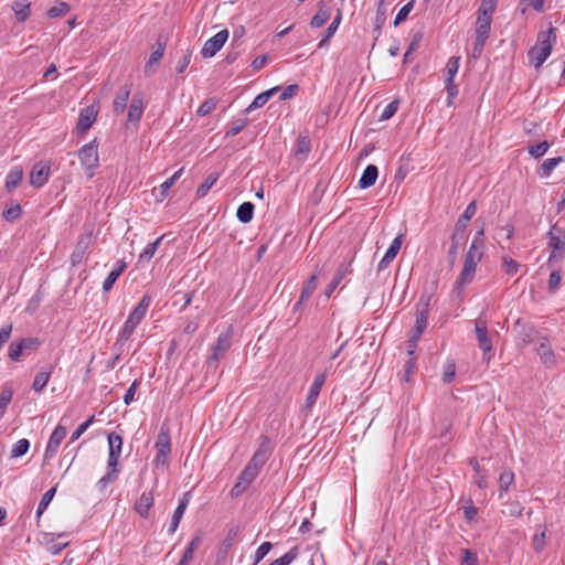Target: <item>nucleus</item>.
Wrapping results in <instances>:
<instances>
[{
  "label": "nucleus",
  "instance_id": "f257e3e1",
  "mask_svg": "<svg viewBox=\"0 0 565 565\" xmlns=\"http://www.w3.org/2000/svg\"><path fill=\"white\" fill-rule=\"evenodd\" d=\"M477 212V203L476 201H471L461 216L458 218L455 230L451 235V244L448 249V262L450 264V267L452 268L457 260V255L460 249V247L465 244L467 239V227L470 220L476 215Z\"/></svg>",
  "mask_w": 565,
  "mask_h": 565
},
{
  "label": "nucleus",
  "instance_id": "f03ea898",
  "mask_svg": "<svg viewBox=\"0 0 565 565\" xmlns=\"http://www.w3.org/2000/svg\"><path fill=\"white\" fill-rule=\"evenodd\" d=\"M555 40V29L552 25L546 31H541L537 34V44L527 52V57L530 62L534 63L536 70H539L551 55Z\"/></svg>",
  "mask_w": 565,
  "mask_h": 565
},
{
  "label": "nucleus",
  "instance_id": "7ed1b4c3",
  "mask_svg": "<svg viewBox=\"0 0 565 565\" xmlns=\"http://www.w3.org/2000/svg\"><path fill=\"white\" fill-rule=\"evenodd\" d=\"M154 448L157 450L156 457L153 459V465L156 468L166 467L169 465V456L171 452V437L169 427L163 424L160 427L159 434L157 436V440L154 444Z\"/></svg>",
  "mask_w": 565,
  "mask_h": 565
},
{
  "label": "nucleus",
  "instance_id": "20e7f679",
  "mask_svg": "<svg viewBox=\"0 0 565 565\" xmlns=\"http://www.w3.org/2000/svg\"><path fill=\"white\" fill-rule=\"evenodd\" d=\"M429 301L430 296L423 295L417 303L416 322L411 337V342L414 343V347H417V342L427 327Z\"/></svg>",
  "mask_w": 565,
  "mask_h": 565
},
{
  "label": "nucleus",
  "instance_id": "39448f33",
  "mask_svg": "<svg viewBox=\"0 0 565 565\" xmlns=\"http://www.w3.org/2000/svg\"><path fill=\"white\" fill-rule=\"evenodd\" d=\"M97 149L98 143L96 139H94L90 142L84 145L78 150V158L81 164L84 167L89 178L94 175V169H96L99 166V157Z\"/></svg>",
  "mask_w": 565,
  "mask_h": 565
},
{
  "label": "nucleus",
  "instance_id": "423d86ee",
  "mask_svg": "<svg viewBox=\"0 0 565 565\" xmlns=\"http://www.w3.org/2000/svg\"><path fill=\"white\" fill-rule=\"evenodd\" d=\"M478 345L483 352V360L489 361L493 356L492 341L487 329V320L481 316L475 321Z\"/></svg>",
  "mask_w": 565,
  "mask_h": 565
},
{
  "label": "nucleus",
  "instance_id": "0eeeda50",
  "mask_svg": "<svg viewBox=\"0 0 565 565\" xmlns=\"http://www.w3.org/2000/svg\"><path fill=\"white\" fill-rule=\"evenodd\" d=\"M230 335L227 333H221L212 347V354L207 359V366L216 369L220 360L225 356V353L230 350Z\"/></svg>",
  "mask_w": 565,
  "mask_h": 565
},
{
  "label": "nucleus",
  "instance_id": "6e6552de",
  "mask_svg": "<svg viewBox=\"0 0 565 565\" xmlns=\"http://www.w3.org/2000/svg\"><path fill=\"white\" fill-rule=\"evenodd\" d=\"M548 247L552 248L548 262H552L557 254L561 256L565 254V232L563 228L557 227L556 225L551 227L548 232Z\"/></svg>",
  "mask_w": 565,
  "mask_h": 565
},
{
  "label": "nucleus",
  "instance_id": "1a4fd4ad",
  "mask_svg": "<svg viewBox=\"0 0 565 565\" xmlns=\"http://www.w3.org/2000/svg\"><path fill=\"white\" fill-rule=\"evenodd\" d=\"M92 236H93L92 230L79 235L76 246H75V249L71 254L72 266H77L78 264L82 263V260L85 257L86 252L88 250V248L92 245V242H93Z\"/></svg>",
  "mask_w": 565,
  "mask_h": 565
},
{
  "label": "nucleus",
  "instance_id": "9d476101",
  "mask_svg": "<svg viewBox=\"0 0 565 565\" xmlns=\"http://www.w3.org/2000/svg\"><path fill=\"white\" fill-rule=\"evenodd\" d=\"M108 439V466L119 467L122 450V437L115 431L107 435Z\"/></svg>",
  "mask_w": 565,
  "mask_h": 565
},
{
  "label": "nucleus",
  "instance_id": "9b49d317",
  "mask_svg": "<svg viewBox=\"0 0 565 565\" xmlns=\"http://www.w3.org/2000/svg\"><path fill=\"white\" fill-rule=\"evenodd\" d=\"M228 39V31L226 29L221 30L217 32L214 36L209 39L202 51L201 54L203 57H212L214 56L225 44V42Z\"/></svg>",
  "mask_w": 565,
  "mask_h": 565
},
{
  "label": "nucleus",
  "instance_id": "f8f14e48",
  "mask_svg": "<svg viewBox=\"0 0 565 565\" xmlns=\"http://www.w3.org/2000/svg\"><path fill=\"white\" fill-rule=\"evenodd\" d=\"M66 428L62 425H57L55 429L53 430L49 443L46 445L45 454H44V460H49L55 456V454L58 450V447L63 439L66 436Z\"/></svg>",
  "mask_w": 565,
  "mask_h": 565
},
{
  "label": "nucleus",
  "instance_id": "ddd939ff",
  "mask_svg": "<svg viewBox=\"0 0 565 565\" xmlns=\"http://www.w3.org/2000/svg\"><path fill=\"white\" fill-rule=\"evenodd\" d=\"M479 262L478 258L465 257L463 268L456 281L457 288H461L473 280Z\"/></svg>",
  "mask_w": 565,
  "mask_h": 565
},
{
  "label": "nucleus",
  "instance_id": "4468645a",
  "mask_svg": "<svg viewBox=\"0 0 565 565\" xmlns=\"http://www.w3.org/2000/svg\"><path fill=\"white\" fill-rule=\"evenodd\" d=\"M477 14L476 35H478V38H489L493 12L478 9Z\"/></svg>",
  "mask_w": 565,
  "mask_h": 565
},
{
  "label": "nucleus",
  "instance_id": "2eb2a0df",
  "mask_svg": "<svg viewBox=\"0 0 565 565\" xmlns=\"http://www.w3.org/2000/svg\"><path fill=\"white\" fill-rule=\"evenodd\" d=\"M151 301L152 299L148 294L143 295L136 308L129 313L127 321L131 324L138 326L145 318Z\"/></svg>",
  "mask_w": 565,
  "mask_h": 565
},
{
  "label": "nucleus",
  "instance_id": "dca6fc26",
  "mask_svg": "<svg viewBox=\"0 0 565 565\" xmlns=\"http://www.w3.org/2000/svg\"><path fill=\"white\" fill-rule=\"evenodd\" d=\"M97 110L94 106H88L81 110L76 129L79 134L86 132L95 122Z\"/></svg>",
  "mask_w": 565,
  "mask_h": 565
},
{
  "label": "nucleus",
  "instance_id": "f3484780",
  "mask_svg": "<svg viewBox=\"0 0 565 565\" xmlns=\"http://www.w3.org/2000/svg\"><path fill=\"white\" fill-rule=\"evenodd\" d=\"M153 492L143 491L139 500L135 503L134 509L142 519H149L150 509L153 507Z\"/></svg>",
  "mask_w": 565,
  "mask_h": 565
},
{
  "label": "nucleus",
  "instance_id": "a211bd4d",
  "mask_svg": "<svg viewBox=\"0 0 565 565\" xmlns=\"http://www.w3.org/2000/svg\"><path fill=\"white\" fill-rule=\"evenodd\" d=\"M326 379H327L326 373H320L315 377V380L311 384V387L309 390V393L306 397L305 408L310 409L316 404L317 398L320 394L321 387L326 382Z\"/></svg>",
  "mask_w": 565,
  "mask_h": 565
},
{
  "label": "nucleus",
  "instance_id": "6ab92c4d",
  "mask_svg": "<svg viewBox=\"0 0 565 565\" xmlns=\"http://www.w3.org/2000/svg\"><path fill=\"white\" fill-rule=\"evenodd\" d=\"M238 533H239L238 526H232L227 531V534H226L225 539L223 540V542L221 543L218 551H217V559L218 561H223L226 558L230 550L232 548L235 540L238 536Z\"/></svg>",
  "mask_w": 565,
  "mask_h": 565
},
{
  "label": "nucleus",
  "instance_id": "aec40b11",
  "mask_svg": "<svg viewBox=\"0 0 565 565\" xmlns=\"http://www.w3.org/2000/svg\"><path fill=\"white\" fill-rule=\"evenodd\" d=\"M402 235H398L393 239L385 255L377 265L379 271L385 269L394 260V258L396 257L397 253L402 247Z\"/></svg>",
  "mask_w": 565,
  "mask_h": 565
},
{
  "label": "nucleus",
  "instance_id": "412c9836",
  "mask_svg": "<svg viewBox=\"0 0 565 565\" xmlns=\"http://www.w3.org/2000/svg\"><path fill=\"white\" fill-rule=\"evenodd\" d=\"M49 175V166L35 164L30 173V183L34 188H41L47 182Z\"/></svg>",
  "mask_w": 565,
  "mask_h": 565
},
{
  "label": "nucleus",
  "instance_id": "4be33fe9",
  "mask_svg": "<svg viewBox=\"0 0 565 565\" xmlns=\"http://www.w3.org/2000/svg\"><path fill=\"white\" fill-rule=\"evenodd\" d=\"M350 266H351V262H349L348 264H341L338 267L334 277L332 278V280L330 281V284L328 285V287L324 290V295L327 298H329L333 294V291L341 284L342 279L351 273Z\"/></svg>",
  "mask_w": 565,
  "mask_h": 565
},
{
  "label": "nucleus",
  "instance_id": "5701e85b",
  "mask_svg": "<svg viewBox=\"0 0 565 565\" xmlns=\"http://www.w3.org/2000/svg\"><path fill=\"white\" fill-rule=\"evenodd\" d=\"M131 86L132 84H125L119 92L117 93L115 99H114V113L115 114H121L125 111L127 107V102L129 99L130 93H131Z\"/></svg>",
  "mask_w": 565,
  "mask_h": 565
},
{
  "label": "nucleus",
  "instance_id": "b1692460",
  "mask_svg": "<svg viewBox=\"0 0 565 565\" xmlns=\"http://www.w3.org/2000/svg\"><path fill=\"white\" fill-rule=\"evenodd\" d=\"M136 327L137 326L131 324L129 321H127V320L125 321V323L118 334V338L114 344V351H119V354H122L124 345H125L126 341H128L130 339V337L132 335Z\"/></svg>",
  "mask_w": 565,
  "mask_h": 565
},
{
  "label": "nucleus",
  "instance_id": "393cba45",
  "mask_svg": "<svg viewBox=\"0 0 565 565\" xmlns=\"http://www.w3.org/2000/svg\"><path fill=\"white\" fill-rule=\"evenodd\" d=\"M377 177H379L377 167L374 164H369L364 169V171L359 180V188L363 189V190L371 188L372 185L375 184Z\"/></svg>",
  "mask_w": 565,
  "mask_h": 565
},
{
  "label": "nucleus",
  "instance_id": "a878e982",
  "mask_svg": "<svg viewBox=\"0 0 565 565\" xmlns=\"http://www.w3.org/2000/svg\"><path fill=\"white\" fill-rule=\"evenodd\" d=\"M516 324L520 327L518 330V340L522 345H526L537 339L539 332L534 327L521 324L520 320H518Z\"/></svg>",
  "mask_w": 565,
  "mask_h": 565
},
{
  "label": "nucleus",
  "instance_id": "bb28decb",
  "mask_svg": "<svg viewBox=\"0 0 565 565\" xmlns=\"http://www.w3.org/2000/svg\"><path fill=\"white\" fill-rule=\"evenodd\" d=\"M120 472L119 467H113L107 465V472L97 482L96 488L100 493H104L110 483H114Z\"/></svg>",
  "mask_w": 565,
  "mask_h": 565
},
{
  "label": "nucleus",
  "instance_id": "cd10ccee",
  "mask_svg": "<svg viewBox=\"0 0 565 565\" xmlns=\"http://www.w3.org/2000/svg\"><path fill=\"white\" fill-rule=\"evenodd\" d=\"M143 114V102L139 95H134L128 108V121L139 122Z\"/></svg>",
  "mask_w": 565,
  "mask_h": 565
},
{
  "label": "nucleus",
  "instance_id": "c85d7f7f",
  "mask_svg": "<svg viewBox=\"0 0 565 565\" xmlns=\"http://www.w3.org/2000/svg\"><path fill=\"white\" fill-rule=\"evenodd\" d=\"M53 369H54L53 365L47 364V365L43 366L41 369V371L35 375L33 384H32V388L35 392L40 393L44 390V387L46 386V384L50 380Z\"/></svg>",
  "mask_w": 565,
  "mask_h": 565
},
{
  "label": "nucleus",
  "instance_id": "c756f323",
  "mask_svg": "<svg viewBox=\"0 0 565 565\" xmlns=\"http://www.w3.org/2000/svg\"><path fill=\"white\" fill-rule=\"evenodd\" d=\"M330 19V10L324 0L318 2V12L312 17L310 25L321 28Z\"/></svg>",
  "mask_w": 565,
  "mask_h": 565
},
{
  "label": "nucleus",
  "instance_id": "7c9ffc66",
  "mask_svg": "<svg viewBox=\"0 0 565 565\" xmlns=\"http://www.w3.org/2000/svg\"><path fill=\"white\" fill-rule=\"evenodd\" d=\"M127 265L124 260H118L116 268H114L107 276V278L103 282V290L105 292L110 291L114 284L117 281V279L120 277L122 271L126 269Z\"/></svg>",
  "mask_w": 565,
  "mask_h": 565
},
{
  "label": "nucleus",
  "instance_id": "2f4dec72",
  "mask_svg": "<svg viewBox=\"0 0 565 565\" xmlns=\"http://www.w3.org/2000/svg\"><path fill=\"white\" fill-rule=\"evenodd\" d=\"M22 177L23 171L21 168L14 167L13 169H11L6 179L7 191L12 192L13 190H15L20 185Z\"/></svg>",
  "mask_w": 565,
  "mask_h": 565
},
{
  "label": "nucleus",
  "instance_id": "473e14b6",
  "mask_svg": "<svg viewBox=\"0 0 565 565\" xmlns=\"http://www.w3.org/2000/svg\"><path fill=\"white\" fill-rule=\"evenodd\" d=\"M183 172V168L179 169L177 172H174L170 178H168L160 186H159V194L157 196L158 201L164 200L168 194L169 190L173 186L175 181L181 177Z\"/></svg>",
  "mask_w": 565,
  "mask_h": 565
},
{
  "label": "nucleus",
  "instance_id": "72a5a7b5",
  "mask_svg": "<svg viewBox=\"0 0 565 565\" xmlns=\"http://www.w3.org/2000/svg\"><path fill=\"white\" fill-rule=\"evenodd\" d=\"M280 89L279 86H276V87H273L266 92H263L260 94H258L254 100L252 102V104L245 109V113H249L252 109H256V108H259L262 106H264L269 97L275 94L276 92H278Z\"/></svg>",
  "mask_w": 565,
  "mask_h": 565
},
{
  "label": "nucleus",
  "instance_id": "f704fd0d",
  "mask_svg": "<svg viewBox=\"0 0 565 565\" xmlns=\"http://www.w3.org/2000/svg\"><path fill=\"white\" fill-rule=\"evenodd\" d=\"M30 6H31V3L28 2L26 0L14 1L13 6H12V10H13L18 21L24 22L30 17V13H31Z\"/></svg>",
  "mask_w": 565,
  "mask_h": 565
},
{
  "label": "nucleus",
  "instance_id": "c9c22d12",
  "mask_svg": "<svg viewBox=\"0 0 565 565\" xmlns=\"http://www.w3.org/2000/svg\"><path fill=\"white\" fill-rule=\"evenodd\" d=\"M536 351H537V354L541 358V361L545 365H548V366L554 365V363H555V355H554V352H553L551 345L547 342H542L539 345Z\"/></svg>",
  "mask_w": 565,
  "mask_h": 565
},
{
  "label": "nucleus",
  "instance_id": "e433bc0d",
  "mask_svg": "<svg viewBox=\"0 0 565 565\" xmlns=\"http://www.w3.org/2000/svg\"><path fill=\"white\" fill-rule=\"evenodd\" d=\"M514 481V473L511 469H503L500 473V477H499V492H500V498H502V493L503 492H508L510 486L513 483Z\"/></svg>",
  "mask_w": 565,
  "mask_h": 565
},
{
  "label": "nucleus",
  "instance_id": "4c0bfd02",
  "mask_svg": "<svg viewBox=\"0 0 565 565\" xmlns=\"http://www.w3.org/2000/svg\"><path fill=\"white\" fill-rule=\"evenodd\" d=\"M254 215V204L252 202L242 203L236 212V216L242 223H249Z\"/></svg>",
  "mask_w": 565,
  "mask_h": 565
},
{
  "label": "nucleus",
  "instance_id": "58836bf2",
  "mask_svg": "<svg viewBox=\"0 0 565 565\" xmlns=\"http://www.w3.org/2000/svg\"><path fill=\"white\" fill-rule=\"evenodd\" d=\"M218 173H211L206 177V179L201 183V185L196 190V198H204L210 189L216 183L218 180Z\"/></svg>",
  "mask_w": 565,
  "mask_h": 565
},
{
  "label": "nucleus",
  "instance_id": "ea45409f",
  "mask_svg": "<svg viewBox=\"0 0 565 565\" xmlns=\"http://www.w3.org/2000/svg\"><path fill=\"white\" fill-rule=\"evenodd\" d=\"M201 536L200 535H195L191 541L190 543L188 544V546L185 547L183 554H182V557H181V561H183L184 563H191V561L193 559V556H194V552L195 550L200 546L201 544Z\"/></svg>",
  "mask_w": 565,
  "mask_h": 565
},
{
  "label": "nucleus",
  "instance_id": "a19ab883",
  "mask_svg": "<svg viewBox=\"0 0 565 565\" xmlns=\"http://www.w3.org/2000/svg\"><path fill=\"white\" fill-rule=\"evenodd\" d=\"M563 157H555L546 159L539 169V174L542 178L548 177L555 167L563 161Z\"/></svg>",
  "mask_w": 565,
  "mask_h": 565
},
{
  "label": "nucleus",
  "instance_id": "79ce46f5",
  "mask_svg": "<svg viewBox=\"0 0 565 565\" xmlns=\"http://www.w3.org/2000/svg\"><path fill=\"white\" fill-rule=\"evenodd\" d=\"M22 214V207L19 203L11 202L2 212V216L8 222L17 221Z\"/></svg>",
  "mask_w": 565,
  "mask_h": 565
},
{
  "label": "nucleus",
  "instance_id": "37998d69",
  "mask_svg": "<svg viewBox=\"0 0 565 565\" xmlns=\"http://www.w3.org/2000/svg\"><path fill=\"white\" fill-rule=\"evenodd\" d=\"M56 492V487L49 489L43 495L36 510V518L40 519L43 512L47 509Z\"/></svg>",
  "mask_w": 565,
  "mask_h": 565
},
{
  "label": "nucleus",
  "instance_id": "c03bdc74",
  "mask_svg": "<svg viewBox=\"0 0 565 565\" xmlns=\"http://www.w3.org/2000/svg\"><path fill=\"white\" fill-rule=\"evenodd\" d=\"M184 514V503L178 504L177 509L173 512V515L171 518V522L168 527V533L173 534L182 520V516Z\"/></svg>",
  "mask_w": 565,
  "mask_h": 565
},
{
  "label": "nucleus",
  "instance_id": "a18cd8bd",
  "mask_svg": "<svg viewBox=\"0 0 565 565\" xmlns=\"http://www.w3.org/2000/svg\"><path fill=\"white\" fill-rule=\"evenodd\" d=\"M299 555L298 546L290 548L285 555L273 561L269 565H289L291 564Z\"/></svg>",
  "mask_w": 565,
  "mask_h": 565
},
{
  "label": "nucleus",
  "instance_id": "49530a36",
  "mask_svg": "<svg viewBox=\"0 0 565 565\" xmlns=\"http://www.w3.org/2000/svg\"><path fill=\"white\" fill-rule=\"evenodd\" d=\"M317 274H312L301 290V301H307L317 288Z\"/></svg>",
  "mask_w": 565,
  "mask_h": 565
},
{
  "label": "nucleus",
  "instance_id": "de8ad7c7",
  "mask_svg": "<svg viewBox=\"0 0 565 565\" xmlns=\"http://www.w3.org/2000/svg\"><path fill=\"white\" fill-rule=\"evenodd\" d=\"M70 11H71V6L67 2L62 1L57 6L50 8L46 12V15L50 19H54V18L65 15Z\"/></svg>",
  "mask_w": 565,
  "mask_h": 565
},
{
  "label": "nucleus",
  "instance_id": "09e8293b",
  "mask_svg": "<svg viewBox=\"0 0 565 565\" xmlns=\"http://www.w3.org/2000/svg\"><path fill=\"white\" fill-rule=\"evenodd\" d=\"M29 448H30V441L25 438H22L14 444V446L11 450V457L12 458L22 457L23 455H25L28 452Z\"/></svg>",
  "mask_w": 565,
  "mask_h": 565
},
{
  "label": "nucleus",
  "instance_id": "8fccbe9b",
  "mask_svg": "<svg viewBox=\"0 0 565 565\" xmlns=\"http://www.w3.org/2000/svg\"><path fill=\"white\" fill-rule=\"evenodd\" d=\"M13 396V391L9 387L2 388L0 393V418L6 414L7 407L10 404Z\"/></svg>",
  "mask_w": 565,
  "mask_h": 565
},
{
  "label": "nucleus",
  "instance_id": "3c124183",
  "mask_svg": "<svg viewBox=\"0 0 565 565\" xmlns=\"http://www.w3.org/2000/svg\"><path fill=\"white\" fill-rule=\"evenodd\" d=\"M459 61H460L459 56H452L448 60L447 65H446V74H447L446 82L451 83V79H454V77L456 76L458 68H459Z\"/></svg>",
  "mask_w": 565,
  "mask_h": 565
},
{
  "label": "nucleus",
  "instance_id": "603ef678",
  "mask_svg": "<svg viewBox=\"0 0 565 565\" xmlns=\"http://www.w3.org/2000/svg\"><path fill=\"white\" fill-rule=\"evenodd\" d=\"M310 151V140L308 137H300L297 140V147L295 151V156L301 158L306 157Z\"/></svg>",
  "mask_w": 565,
  "mask_h": 565
},
{
  "label": "nucleus",
  "instance_id": "864d4df0",
  "mask_svg": "<svg viewBox=\"0 0 565 565\" xmlns=\"http://www.w3.org/2000/svg\"><path fill=\"white\" fill-rule=\"evenodd\" d=\"M548 148L550 143L545 140L537 145L530 146L527 151L532 157L537 159L544 156L547 152Z\"/></svg>",
  "mask_w": 565,
  "mask_h": 565
},
{
  "label": "nucleus",
  "instance_id": "5fc2aeb1",
  "mask_svg": "<svg viewBox=\"0 0 565 565\" xmlns=\"http://www.w3.org/2000/svg\"><path fill=\"white\" fill-rule=\"evenodd\" d=\"M505 509L503 510V513L509 516H520L523 511V507L519 501H509L505 504Z\"/></svg>",
  "mask_w": 565,
  "mask_h": 565
},
{
  "label": "nucleus",
  "instance_id": "6e6d98bb",
  "mask_svg": "<svg viewBox=\"0 0 565 565\" xmlns=\"http://www.w3.org/2000/svg\"><path fill=\"white\" fill-rule=\"evenodd\" d=\"M413 7H414V0L409 1L408 3H406L405 6H403L399 9V11L397 12L395 20H394L395 26L399 25L403 21H405L407 19L409 12L413 10Z\"/></svg>",
  "mask_w": 565,
  "mask_h": 565
},
{
  "label": "nucleus",
  "instance_id": "4d7b16f0",
  "mask_svg": "<svg viewBox=\"0 0 565 565\" xmlns=\"http://www.w3.org/2000/svg\"><path fill=\"white\" fill-rule=\"evenodd\" d=\"M162 54L156 50H152L150 56H149V60L148 62L146 63V66H145V74L147 76H150L151 74H153L154 70L152 68V66L154 64H158L159 61L162 58Z\"/></svg>",
  "mask_w": 565,
  "mask_h": 565
},
{
  "label": "nucleus",
  "instance_id": "13d9d810",
  "mask_svg": "<svg viewBox=\"0 0 565 565\" xmlns=\"http://www.w3.org/2000/svg\"><path fill=\"white\" fill-rule=\"evenodd\" d=\"M45 537H50V540L46 543L47 544L46 548L52 555H56V554L61 553L68 545V542L54 543V534H45Z\"/></svg>",
  "mask_w": 565,
  "mask_h": 565
},
{
  "label": "nucleus",
  "instance_id": "bf43d9fd",
  "mask_svg": "<svg viewBox=\"0 0 565 565\" xmlns=\"http://www.w3.org/2000/svg\"><path fill=\"white\" fill-rule=\"evenodd\" d=\"M216 104L217 102L214 98H209L200 105L196 114L201 117L206 116L215 109Z\"/></svg>",
  "mask_w": 565,
  "mask_h": 565
},
{
  "label": "nucleus",
  "instance_id": "052dcab7",
  "mask_svg": "<svg viewBox=\"0 0 565 565\" xmlns=\"http://www.w3.org/2000/svg\"><path fill=\"white\" fill-rule=\"evenodd\" d=\"M260 445L258 447V449L256 450V454L258 455H262L266 458H269L270 454H271V440L268 436H262L260 438Z\"/></svg>",
  "mask_w": 565,
  "mask_h": 565
},
{
  "label": "nucleus",
  "instance_id": "680f3d73",
  "mask_svg": "<svg viewBox=\"0 0 565 565\" xmlns=\"http://www.w3.org/2000/svg\"><path fill=\"white\" fill-rule=\"evenodd\" d=\"M561 281H562L561 271L559 270L552 271L550 275V278H548V286H547L548 292L554 294L558 289Z\"/></svg>",
  "mask_w": 565,
  "mask_h": 565
},
{
  "label": "nucleus",
  "instance_id": "e2e57ef3",
  "mask_svg": "<svg viewBox=\"0 0 565 565\" xmlns=\"http://www.w3.org/2000/svg\"><path fill=\"white\" fill-rule=\"evenodd\" d=\"M257 476L258 472L255 471L254 468L246 466L244 470L241 472L238 479L243 481L245 484L249 486Z\"/></svg>",
  "mask_w": 565,
  "mask_h": 565
},
{
  "label": "nucleus",
  "instance_id": "0e129e2a",
  "mask_svg": "<svg viewBox=\"0 0 565 565\" xmlns=\"http://www.w3.org/2000/svg\"><path fill=\"white\" fill-rule=\"evenodd\" d=\"M397 108H398L397 100H393L390 104H387L379 117L380 120L384 121V120H387L391 117H393L395 115V113L397 111Z\"/></svg>",
  "mask_w": 565,
  "mask_h": 565
},
{
  "label": "nucleus",
  "instance_id": "69168bd1",
  "mask_svg": "<svg viewBox=\"0 0 565 565\" xmlns=\"http://www.w3.org/2000/svg\"><path fill=\"white\" fill-rule=\"evenodd\" d=\"M273 544L270 542H264L255 552L254 564L259 563L271 550Z\"/></svg>",
  "mask_w": 565,
  "mask_h": 565
},
{
  "label": "nucleus",
  "instance_id": "338daca9",
  "mask_svg": "<svg viewBox=\"0 0 565 565\" xmlns=\"http://www.w3.org/2000/svg\"><path fill=\"white\" fill-rule=\"evenodd\" d=\"M248 125V119H237L233 121L230 130L226 131V137L238 135Z\"/></svg>",
  "mask_w": 565,
  "mask_h": 565
},
{
  "label": "nucleus",
  "instance_id": "774afa93",
  "mask_svg": "<svg viewBox=\"0 0 565 565\" xmlns=\"http://www.w3.org/2000/svg\"><path fill=\"white\" fill-rule=\"evenodd\" d=\"M23 351H24L23 350V344H22L21 341L19 343L12 342L9 345L8 356L12 361H18L20 359V356L22 355Z\"/></svg>",
  "mask_w": 565,
  "mask_h": 565
}]
</instances>
